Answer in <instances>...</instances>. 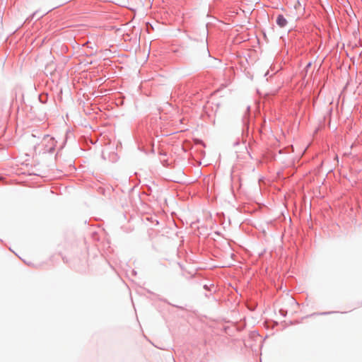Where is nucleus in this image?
Listing matches in <instances>:
<instances>
[{"instance_id":"nucleus-1","label":"nucleus","mask_w":362,"mask_h":362,"mask_svg":"<svg viewBox=\"0 0 362 362\" xmlns=\"http://www.w3.org/2000/svg\"><path fill=\"white\" fill-rule=\"evenodd\" d=\"M56 143L54 138L51 137L49 135H45L42 141V146H43L42 153H53L55 149Z\"/></svg>"},{"instance_id":"nucleus-2","label":"nucleus","mask_w":362,"mask_h":362,"mask_svg":"<svg viewBox=\"0 0 362 362\" xmlns=\"http://www.w3.org/2000/svg\"><path fill=\"white\" fill-rule=\"evenodd\" d=\"M276 23L277 24V25L280 28H284L286 26L287 23H288V21L286 19V18L284 16V15L282 14H279L277 16H276Z\"/></svg>"},{"instance_id":"nucleus-3","label":"nucleus","mask_w":362,"mask_h":362,"mask_svg":"<svg viewBox=\"0 0 362 362\" xmlns=\"http://www.w3.org/2000/svg\"><path fill=\"white\" fill-rule=\"evenodd\" d=\"M52 9H49V11L44 12L43 13H41L40 15H38L40 11H36L33 13H32L28 18H27V19L25 20V22H30L35 18L40 19V18H42L45 15H46Z\"/></svg>"},{"instance_id":"nucleus-4","label":"nucleus","mask_w":362,"mask_h":362,"mask_svg":"<svg viewBox=\"0 0 362 362\" xmlns=\"http://www.w3.org/2000/svg\"><path fill=\"white\" fill-rule=\"evenodd\" d=\"M288 300H289V302H290V303H296V304H297V303H296V300H295V299H294V298H291V297L288 298Z\"/></svg>"},{"instance_id":"nucleus-5","label":"nucleus","mask_w":362,"mask_h":362,"mask_svg":"<svg viewBox=\"0 0 362 362\" xmlns=\"http://www.w3.org/2000/svg\"><path fill=\"white\" fill-rule=\"evenodd\" d=\"M243 123H244L245 124H247V123H248V121L246 119V116H245V117H243Z\"/></svg>"},{"instance_id":"nucleus-6","label":"nucleus","mask_w":362,"mask_h":362,"mask_svg":"<svg viewBox=\"0 0 362 362\" xmlns=\"http://www.w3.org/2000/svg\"><path fill=\"white\" fill-rule=\"evenodd\" d=\"M204 288L206 290H208V289H209V288H208V286H207V285H204Z\"/></svg>"},{"instance_id":"nucleus-7","label":"nucleus","mask_w":362,"mask_h":362,"mask_svg":"<svg viewBox=\"0 0 362 362\" xmlns=\"http://www.w3.org/2000/svg\"><path fill=\"white\" fill-rule=\"evenodd\" d=\"M310 65H311V63L310 62V63H308V66H308H308H310Z\"/></svg>"}]
</instances>
